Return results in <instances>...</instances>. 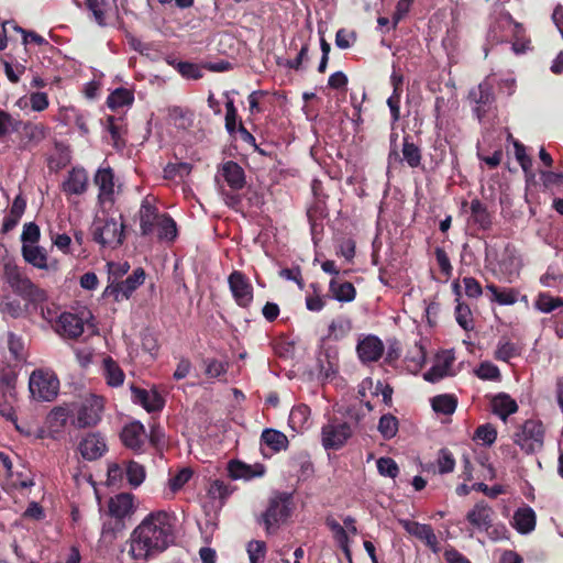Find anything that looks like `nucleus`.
Returning <instances> with one entry per match:
<instances>
[{"mask_svg": "<svg viewBox=\"0 0 563 563\" xmlns=\"http://www.w3.org/2000/svg\"><path fill=\"white\" fill-rule=\"evenodd\" d=\"M174 540V517L158 510L147 515L134 529L130 539V554L134 560L146 561L165 551Z\"/></svg>", "mask_w": 563, "mask_h": 563, "instance_id": "1", "label": "nucleus"}, {"mask_svg": "<svg viewBox=\"0 0 563 563\" xmlns=\"http://www.w3.org/2000/svg\"><path fill=\"white\" fill-rule=\"evenodd\" d=\"M3 277L13 292L24 300L36 306L47 299L46 291L35 285L24 269L13 262H7L3 266Z\"/></svg>", "mask_w": 563, "mask_h": 563, "instance_id": "2", "label": "nucleus"}, {"mask_svg": "<svg viewBox=\"0 0 563 563\" xmlns=\"http://www.w3.org/2000/svg\"><path fill=\"white\" fill-rule=\"evenodd\" d=\"M31 396L37 401H53L59 390L57 376L49 371H34L29 380Z\"/></svg>", "mask_w": 563, "mask_h": 563, "instance_id": "3", "label": "nucleus"}, {"mask_svg": "<svg viewBox=\"0 0 563 563\" xmlns=\"http://www.w3.org/2000/svg\"><path fill=\"white\" fill-rule=\"evenodd\" d=\"M92 238L103 247L115 249L123 243L124 223L122 217L120 221L114 218L104 221H96L92 227Z\"/></svg>", "mask_w": 563, "mask_h": 563, "instance_id": "4", "label": "nucleus"}, {"mask_svg": "<svg viewBox=\"0 0 563 563\" xmlns=\"http://www.w3.org/2000/svg\"><path fill=\"white\" fill-rule=\"evenodd\" d=\"M291 495L276 494L269 499L268 507L263 514V522L268 533L274 532L290 515Z\"/></svg>", "mask_w": 563, "mask_h": 563, "instance_id": "5", "label": "nucleus"}, {"mask_svg": "<svg viewBox=\"0 0 563 563\" xmlns=\"http://www.w3.org/2000/svg\"><path fill=\"white\" fill-rule=\"evenodd\" d=\"M543 428L541 422L527 420L514 434V441L526 453H532L542 448Z\"/></svg>", "mask_w": 563, "mask_h": 563, "instance_id": "6", "label": "nucleus"}, {"mask_svg": "<svg viewBox=\"0 0 563 563\" xmlns=\"http://www.w3.org/2000/svg\"><path fill=\"white\" fill-rule=\"evenodd\" d=\"M103 410V400L101 397L90 395L80 405L77 417L71 423L77 428H88L96 426L101 419Z\"/></svg>", "mask_w": 563, "mask_h": 563, "instance_id": "7", "label": "nucleus"}, {"mask_svg": "<svg viewBox=\"0 0 563 563\" xmlns=\"http://www.w3.org/2000/svg\"><path fill=\"white\" fill-rule=\"evenodd\" d=\"M145 280L143 268H136L125 280L109 285L103 295L113 298L114 301L129 299L133 291Z\"/></svg>", "mask_w": 563, "mask_h": 563, "instance_id": "8", "label": "nucleus"}, {"mask_svg": "<svg viewBox=\"0 0 563 563\" xmlns=\"http://www.w3.org/2000/svg\"><path fill=\"white\" fill-rule=\"evenodd\" d=\"M229 287L235 302L246 308L253 301V287L249 278L241 272L234 271L228 278Z\"/></svg>", "mask_w": 563, "mask_h": 563, "instance_id": "9", "label": "nucleus"}, {"mask_svg": "<svg viewBox=\"0 0 563 563\" xmlns=\"http://www.w3.org/2000/svg\"><path fill=\"white\" fill-rule=\"evenodd\" d=\"M134 511V496L130 493H120L108 501V514L118 521L119 529L123 528L122 521L130 518Z\"/></svg>", "mask_w": 563, "mask_h": 563, "instance_id": "10", "label": "nucleus"}, {"mask_svg": "<svg viewBox=\"0 0 563 563\" xmlns=\"http://www.w3.org/2000/svg\"><path fill=\"white\" fill-rule=\"evenodd\" d=\"M155 201L154 197L147 196L141 202L137 216L141 235L143 236H148L154 233L156 224L163 216L158 212Z\"/></svg>", "mask_w": 563, "mask_h": 563, "instance_id": "11", "label": "nucleus"}, {"mask_svg": "<svg viewBox=\"0 0 563 563\" xmlns=\"http://www.w3.org/2000/svg\"><path fill=\"white\" fill-rule=\"evenodd\" d=\"M351 427L345 422H331L322 428V444L325 449H340L351 437Z\"/></svg>", "mask_w": 563, "mask_h": 563, "instance_id": "12", "label": "nucleus"}, {"mask_svg": "<svg viewBox=\"0 0 563 563\" xmlns=\"http://www.w3.org/2000/svg\"><path fill=\"white\" fill-rule=\"evenodd\" d=\"M385 346L376 335H366L358 340L356 352L363 364L377 362L384 353Z\"/></svg>", "mask_w": 563, "mask_h": 563, "instance_id": "13", "label": "nucleus"}, {"mask_svg": "<svg viewBox=\"0 0 563 563\" xmlns=\"http://www.w3.org/2000/svg\"><path fill=\"white\" fill-rule=\"evenodd\" d=\"M95 185L99 189L98 201L100 205L114 201L115 183L114 174L110 167L99 168L93 177Z\"/></svg>", "mask_w": 563, "mask_h": 563, "instance_id": "14", "label": "nucleus"}, {"mask_svg": "<svg viewBox=\"0 0 563 563\" xmlns=\"http://www.w3.org/2000/svg\"><path fill=\"white\" fill-rule=\"evenodd\" d=\"M494 510L485 501H478L467 512L466 520L477 531H488L493 527Z\"/></svg>", "mask_w": 563, "mask_h": 563, "instance_id": "15", "label": "nucleus"}, {"mask_svg": "<svg viewBox=\"0 0 563 563\" xmlns=\"http://www.w3.org/2000/svg\"><path fill=\"white\" fill-rule=\"evenodd\" d=\"M402 158H400L396 150H391L388 154V168H396L402 161L406 162L410 167L415 168L421 164V152L420 148L412 142H409L408 137L404 139L402 144Z\"/></svg>", "mask_w": 563, "mask_h": 563, "instance_id": "16", "label": "nucleus"}, {"mask_svg": "<svg viewBox=\"0 0 563 563\" xmlns=\"http://www.w3.org/2000/svg\"><path fill=\"white\" fill-rule=\"evenodd\" d=\"M399 523L409 534L423 541L434 553L440 551L438 538L431 526L407 519L399 520Z\"/></svg>", "mask_w": 563, "mask_h": 563, "instance_id": "17", "label": "nucleus"}, {"mask_svg": "<svg viewBox=\"0 0 563 563\" xmlns=\"http://www.w3.org/2000/svg\"><path fill=\"white\" fill-rule=\"evenodd\" d=\"M87 10L100 26L113 24L119 16L115 2H86Z\"/></svg>", "mask_w": 563, "mask_h": 563, "instance_id": "18", "label": "nucleus"}, {"mask_svg": "<svg viewBox=\"0 0 563 563\" xmlns=\"http://www.w3.org/2000/svg\"><path fill=\"white\" fill-rule=\"evenodd\" d=\"M56 332L62 336L76 339L84 332V322L76 314L64 312L58 318Z\"/></svg>", "mask_w": 563, "mask_h": 563, "instance_id": "19", "label": "nucleus"}, {"mask_svg": "<svg viewBox=\"0 0 563 563\" xmlns=\"http://www.w3.org/2000/svg\"><path fill=\"white\" fill-rule=\"evenodd\" d=\"M107 450L104 440L96 433L88 434L79 443V451L84 459L93 461L103 455Z\"/></svg>", "mask_w": 563, "mask_h": 563, "instance_id": "20", "label": "nucleus"}, {"mask_svg": "<svg viewBox=\"0 0 563 563\" xmlns=\"http://www.w3.org/2000/svg\"><path fill=\"white\" fill-rule=\"evenodd\" d=\"M144 438L145 429L144 426L139 421H134L125 426L121 433V439L124 445L135 452L142 450Z\"/></svg>", "mask_w": 563, "mask_h": 563, "instance_id": "21", "label": "nucleus"}, {"mask_svg": "<svg viewBox=\"0 0 563 563\" xmlns=\"http://www.w3.org/2000/svg\"><path fill=\"white\" fill-rule=\"evenodd\" d=\"M498 268L509 282H511L514 277L518 276L521 268V260L514 249H505L498 262Z\"/></svg>", "mask_w": 563, "mask_h": 563, "instance_id": "22", "label": "nucleus"}, {"mask_svg": "<svg viewBox=\"0 0 563 563\" xmlns=\"http://www.w3.org/2000/svg\"><path fill=\"white\" fill-rule=\"evenodd\" d=\"M88 175L84 168H73L63 183V190L69 195H81L87 190Z\"/></svg>", "mask_w": 563, "mask_h": 563, "instance_id": "23", "label": "nucleus"}, {"mask_svg": "<svg viewBox=\"0 0 563 563\" xmlns=\"http://www.w3.org/2000/svg\"><path fill=\"white\" fill-rule=\"evenodd\" d=\"M221 176L233 190L242 189L245 185L243 168L235 162L228 161L221 167Z\"/></svg>", "mask_w": 563, "mask_h": 563, "instance_id": "24", "label": "nucleus"}, {"mask_svg": "<svg viewBox=\"0 0 563 563\" xmlns=\"http://www.w3.org/2000/svg\"><path fill=\"white\" fill-rule=\"evenodd\" d=\"M228 471L233 479H251L262 476L265 473V467L262 464L247 465L240 461H232L229 463Z\"/></svg>", "mask_w": 563, "mask_h": 563, "instance_id": "25", "label": "nucleus"}, {"mask_svg": "<svg viewBox=\"0 0 563 563\" xmlns=\"http://www.w3.org/2000/svg\"><path fill=\"white\" fill-rule=\"evenodd\" d=\"M454 357L450 354L438 356L432 367L423 374L426 380L435 383L451 374Z\"/></svg>", "mask_w": 563, "mask_h": 563, "instance_id": "26", "label": "nucleus"}, {"mask_svg": "<svg viewBox=\"0 0 563 563\" xmlns=\"http://www.w3.org/2000/svg\"><path fill=\"white\" fill-rule=\"evenodd\" d=\"M134 402L141 405L148 412L157 411L163 407V400L156 393H150L146 389L132 387Z\"/></svg>", "mask_w": 563, "mask_h": 563, "instance_id": "27", "label": "nucleus"}, {"mask_svg": "<svg viewBox=\"0 0 563 563\" xmlns=\"http://www.w3.org/2000/svg\"><path fill=\"white\" fill-rule=\"evenodd\" d=\"M492 410L501 420L506 419L518 410V405L509 395L500 393L492 399Z\"/></svg>", "mask_w": 563, "mask_h": 563, "instance_id": "28", "label": "nucleus"}, {"mask_svg": "<svg viewBox=\"0 0 563 563\" xmlns=\"http://www.w3.org/2000/svg\"><path fill=\"white\" fill-rule=\"evenodd\" d=\"M22 255L25 262L40 269H48L47 253L38 245H22Z\"/></svg>", "mask_w": 563, "mask_h": 563, "instance_id": "29", "label": "nucleus"}, {"mask_svg": "<svg viewBox=\"0 0 563 563\" xmlns=\"http://www.w3.org/2000/svg\"><path fill=\"white\" fill-rule=\"evenodd\" d=\"M470 98L477 104L474 111L477 118L481 119L485 113L483 107L490 104L493 100L490 85L487 81L479 84L470 92Z\"/></svg>", "mask_w": 563, "mask_h": 563, "instance_id": "30", "label": "nucleus"}, {"mask_svg": "<svg viewBox=\"0 0 563 563\" xmlns=\"http://www.w3.org/2000/svg\"><path fill=\"white\" fill-rule=\"evenodd\" d=\"M14 124L18 125L19 132L22 136V140L29 142V143H40L43 141L46 136V126L42 123H34V122H14Z\"/></svg>", "mask_w": 563, "mask_h": 563, "instance_id": "31", "label": "nucleus"}, {"mask_svg": "<svg viewBox=\"0 0 563 563\" xmlns=\"http://www.w3.org/2000/svg\"><path fill=\"white\" fill-rule=\"evenodd\" d=\"M69 418V410L67 407H55L51 410L46 418L48 432L52 437L62 432Z\"/></svg>", "mask_w": 563, "mask_h": 563, "instance_id": "32", "label": "nucleus"}, {"mask_svg": "<svg viewBox=\"0 0 563 563\" xmlns=\"http://www.w3.org/2000/svg\"><path fill=\"white\" fill-rule=\"evenodd\" d=\"M512 525L520 533L531 532L536 527L534 511L529 507L519 508L514 515Z\"/></svg>", "mask_w": 563, "mask_h": 563, "instance_id": "33", "label": "nucleus"}, {"mask_svg": "<svg viewBox=\"0 0 563 563\" xmlns=\"http://www.w3.org/2000/svg\"><path fill=\"white\" fill-rule=\"evenodd\" d=\"M103 376L107 384L112 387L121 386L124 382V373L119 364L110 356L102 361Z\"/></svg>", "mask_w": 563, "mask_h": 563, "instance_id": "34", "label": "nucleus"}, {"mask_svg": "<svg viewBox=\"0 0 563 563\" xmlns=\"http://www.w3.org/2000/svg\"><path fill=\"white\" fill-rule=\"evenodd\" d=\"M290 427L301 432L307 429L310 424V409L306 405H299L291 409L289 415Z\"/></svg>", "mask_w": 563, "mask_h": 563, "instance_id": "35", "label": "nucleus"}, {"mask_svg": "<svg viewBox=\"0 0 563 563\" xmlns=\"http://www.w3.org/2000/svg\"><path fill=\"white\" fill-rule=\"evenodd\" d=\"M330 290L338 301L350 302L355 298V288L349 282L340 283L335 279L330 282Z\"/></svg>", "mask_w": 563, "mask_h": 563, "instance_id": "36", "label": "nucleus"}, {"mask_svg": "<svg viewBox=\"0 0 563 563\" xmlns=\"http://www.w3.org/2000/svg\"><path fill=\"white\" fill-rule=\"evenodd\" d=\"M486 289L493 295L492 300L501 306H510L517 302L518 291L512 288L499 289L494 284L486 285Z\"/></svg>", "mask_w": 563, "mask_h": 563, "instance_id": "37", "label": "nucleus"}, {"mask_svg": "<svg viewBox=\"0 0 563 563\" xmlns=\"http://www.w3.org/2000/svg\"><path fill=\"white\" fill-rule=\"evenodd\" d=\"M261 440L275 452L284 450L288 445L287 437L283 432L273 429L264 430Z\"/></svg>", "mask_w": 563, "mask_h": 563, "instance_id": "38", "label": "nucleus"}, {"mask_svg": "<svg viewBox=\"0 0 563 563\" xmlns=\"http://www.w3.org/2000/svg\"><path fill=\"white\" fill-rule=\"evenodd\" d=\"M471 217L482 229H487L492 224V218L486 206L478 199H474L471 202Z\"/></svg>", "mask_w": 563, "mask_h": 563, "instance_id": "39", "label": "nucleus"}, {"mask_svg": "<svg viewBox=\"0 0 563 563\" xmlns=\"http://www.w3.org/2000/svg\"><path fill=\"white\" fill-rule=\"evenodd\" d=\"M155 230L159 240L174 241L177 236L176 223L167 214L161 217Z\"/></svg>", "mask_w": 563, "mask_h": 563, "instance_id": "40", "label": "nucleus"}, {"mask_svg": "<svg viewBox=\"0 0 563 563\" xmlns=\"http://www.w3.org/2000/svg\"><path fill=\"white\" fill-rule=\"evenodd\" d=\"M431 405L435 412L452 415L456 409L457 402L451 395H439L432 398Z\"/></svg>", "mask_w": 563, "mask_h": 563, "instance_id": "41", "label": "nucleus"}, {"mask_svg": "<svg viewBox=\"0 0 563 563\" xmlns=\"http://www.w3.org/2000/svg\"><path fill=\"white\" fill-rule=\"evenodd\" d=\"M534 306L538 310H540L543 313H550L558 309L559 307L563 306V299L559 297H552L551 295L547 292L539 294Z\"/></svg>", "mask_w": 563, "mask_h": 563, "instance_id": "42", "label": "nucleus"}, {"mask_svg": "<svg viewBox=\"0 0 563 563\" xmlns=\"http://www.w3.org/2000/svg\"><path fill=\"white\" fill-rule=\"evenodd\" d=\"M133 102V95L130 90L124 88L115 89L107 100V104L111 109L121 108L124 106H129Z\"/></svg>", "mask_w": 563, "mask_h": 563, "instance_id": "43", "label": "nucleus"}, {"mask_svg": "<svg viewBox=\"0 0 563 563\" xmlns=\"http://www.w3.org/2000/svg\"><path fill=\"white\" fill-rule=\"evenodd\" d=\"M352 330V322L347 318L340 317L331 322L329 325V336L334 340H340L347 335Z\"/></svg>", "mask_w": 563, "mask_h": 563, "instance_id": "44", "label": "nucleus"}, {"mask_svg": "<svg viewBox=\"0 0 563 563\" xmlns=\"http://www.w3.org/2000/svg\"><path fill=\"white\" fill-rule=\"evenodd\" d=\"M518 354L519 350L515 343L505 338L499 340L495 351V357L497 360L508 362L510 358L517 356Z\"/></svg>", "mask_w": 563, "mask_h": 563, "instance_id": "45", "label": "nucleus"}, {"mask_svg": "<svg viewBox=\"0 0 563 563\" xmlns=\"http://www.w3.org/2000/svg\"><path fill=\"white\" fill-rule=\"evenodd\" d=\"M125 473L129 484L133 487H137L144 482L145 470L141 464L134 461H130L126 464Z\"/></svg>", "mask_w": 563, "mask_h": 563, "instance_id": "46", "label": "nucleus"}, {"mask_svg": "<svg viewBox=\"0 0 563 563\" xmlns=\"http://www.w3.org/2000/svg\"><path fill=\"white\" fill-rule=\"evenodd\" d=\"M457 305L455 307V318L457 323L466 331L473 330V319L472 312L467 305L461 302L459 298L456 299Z\"/></svg>", "mask_w": 563, "mask_h": 563, "instance_id": "47", "label": "nucleus"}, {"mask_svg": "<svg viewBox=\"0 0 563 563\" xmlns=\"http://www.w3.org/2000/svg\"><path fill=\"white\" fill-rule=\"evenodd\" d=\"M378 431L385 439H391L398 431V420L391 415H384L378 422Z\"/></svg>", "mask_w": 563, "mask_h": 563, "instance_id": "48", "label": "nucleus"}, {"mask_svg": "<svg viewBox=\"0 0 563 563\" xmlns=\"http://www.w3.org/2000/svg\"><path fill=\"white\" fill-rule=\"evenodd\" d=\"M327 525L333 532L334 539L336 540L338 544L341 547V549L344 551L346 555H350L349 537L345 529L333 519L328 520Z\"/></svg>", "mask_w": 563, "mask_h": 563, "instance_id": "49", "label": "nucleus"}, {"mask_svg": "<svg viewBox=\"0 0 563 563\" xmlns=\"http://www.w3.org/2000/svg\"><path fill=\"white\" fill-rule=\"evenodd\" d=\"M246 551L250 563H263L266 554V543L260 540H252L247 543Z\"/></svg>", "mask_w": 563, "mask_h": 563, "instance_id": "50", "label": "nucleus"}, {"mask_svg": "<svg viewBox=\"0 0 563 563\" xmlns=\"http://www.w3.org/2000/svg\"><path fill=\"white\" fill-rule=\"evenodd\" d=\"M107 130L109 131L112 144L117 148H122L125 145L123 140V129L119 125L113 117L108 118Z\"/></svg>", "mask_w": 563, "mask_h": 563, "instance_id": "51", "label": "nucleus"}, {"mask_svg": "<svg viewBox=\"0 0 563 563\" xmlns=\"http://www.w3.org/2000/svg\"><path fill=\"white\" fill-rule=\"evenodd\" d=\"M203 364L205 373L210 378H218L227 373V364L216 358H207Z\"/></svg>", "mask_w": 563, "mask_h": 563, "instance_id": "52", "label": "nucleus"}, {"mask_svg": "<svg viewBox=\"0 0 563 563\" xmlns=\"http://www.w3.org/2000/svg\"><path fill=\"white\" fill-rule=\"evenodd\" d=\"M191 170V166L190 164L188 163H174V164H168L165 168H164V175H165V178H169V179H173V178H176V177H185L187 175H189Z\"/></svg>", "mask_w": 563, "mask_h": 563, "instance_id": "53", "label": "nucleus"}, {"mask_svg": "<svg viewBox=\"0 0 563 563\" xmlns=\"http://www.w3.org/2000/svg\"><path fill=\"white\" fill-rule=\"evenodd\" d=\"M377 470L380 475L388 476L390 478H395L399 472L397 463L390 457L378 459Z\"/></svg>", "mask_w": 563, "mask_h": 563, "instance_id": "54", "label": "nucleus"}, {"mask_svg": "<svg viewBox=\"0 0 563 563\" xmlns=\"http://www.w3.org/2000/svg\"><path fill=\"white\" fill-rule=\"evenodd\" d=\"M437 462L441 474L451 473L455 467V460L452 453L446 449L440 450Z\"/></svg>", "mask_w": 563, "mask_h": 563, "instance_id": "55", "label": "nucleus"}, {"mask_svg": "<svg viewBox=\"0 0 563 563\" xmlns=\"http://www.w3.org/2000/svg\"><path fill=\"white\" fill-rule=\"evenodd\" d=\"M497 431L492 424L479 426L475 431V439L483 442V444L490 445L495 442Z\"/></svg>", "mask_w": 563, "mask_h": 563, "instance_id": "56", "label": "nucleus"}, {"mask_svg": "<svg viewBox=\"0 0 563 563\" xmlns=\"http://www.w3.org/2000/svg\"><path fill=\"white\" fill-rule=\"evenodd\" d=\"M179 74L187 79H199L202 77L201 69L198 65L188 63V62H179L176 65Z\"/></svg>", "mask_w": 563, "mask_h": 563, "instance_id": "57", "label": "nucleus"}, {"mask_svg": "<svg viewBox=\"0 0 563 563\" xmlns=\"http://www.w3.org/2000/svg\"><path fill=\"white\" fill-rule=\"evenodd\" d=\"M23 244L33 245L40 240V228L34 222L25 223L21 234Z\"/></svg>", "mask_w": 563, "mask_h": 563, "instance_id": "58", "label": "nucleus"}, {"mask_svg": "<svg viewBox=\"0 0 563 563\" xmlns=\"http://www.w3.org/2000/svg\"><path fill=\"white\" fill-rule=\"evenodd\" d=\"M356 41V35L352 31L340 29L335 34V45L341 49L350 48Z\"/></svg>", "mask_w": 563, "mask_h": 563, "instance_id": "59", "label": "nucleus"}, {"mask_svg": "<svg viewBox=\"0 0 563 563\" xmlns=\"http://www.w3.org/2000/svg\"><path fill=\"white\" fill-rule=\"evenodd\" d=\"M192 472L190 468L180 470L175 476L169 479V487L173 492L179 490L190 478Z\"/></svg>", "mask_w": 563, "mask_h": 563, "instance_id": "60", "label": "nucleus"}, {"mask_svg": "<svg viewBox=\"0 0 563 563\" xmlns=\"http://www.w3.org/2000/svg\"><path fill=\"white\" fill-rule=\"evenodd\" d=\"M476 375L482 379H496L500 373L497 366L492 363H482L476 369Z\"/></svg>", "mask_w": 563, "mask_h": 563, "instance_id": "61", "label": "nucleus"}, {"mask_svg": "<svg viewBox=\"0 0 563 563\" xmlns=\"http://www.w3.org/2000/svg\"><path fill=\"white\" fill-rule=\"evenodd\" d=\"M23 307L19 300L7 301L0 305V312L11 318H19L23 314Z\"/></svg>", "mask_w": 563, "mask_h": 563, "instance_id": "62", "label": "nucleus"}, {"mask_svg": "<svg viewBox=\"0 0 563 563\" xmlns=\"http://www.w3.org/2000/svg\"><path fill=\"white\" fill-rule=\"evenodd\" d=\"M563 280V275L556 272L553 267H549L547 273L541 276L540 283L544 287H555Z\"/></svg>", "mask_w": 563, "mask_h": 563, "instance_id": "63", "label": "nucleus"}, {"mask_svg": "<svg viewBox=\"0 0 563 563\" xmlns=\"http://www.w3.org/2000/svg\"><path fill=\"white\" fill-rule=\"evenodd\" d=\"M463 284L466 296L471 298H478L482 295V286L474 277H464Z\"/></svg>", "mask_w": 563, "mask_h": 563, "instance_id": "64", "label": "nucleus"}]
</instances>
